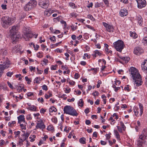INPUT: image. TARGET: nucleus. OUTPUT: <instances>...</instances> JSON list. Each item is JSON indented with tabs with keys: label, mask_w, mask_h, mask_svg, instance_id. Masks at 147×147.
<instances>
[{
	"label": "nucleus",
	"mask_w": 147,
	"mask_h": 147,
	"mask_svg": "<svg viewBox=\"0 0 147 147\" xmlns=\"http://www.w3.org/2000/svg\"><path fill=\"white\" fill-rule=\"evenodd\" d=\"M130 71L134 84H136L137 87L141 85L142 84L141 76L137 69L132 67L130 68Z\"/></svg>",
	"instance_id": "nucleus-1"
},
{
	"label": "nucleus",
	"mask_w": 147,
	"mask_h": 147,
	"mask_svg": "<svg viewBox=\"0 0 147 147\" xmlns=\"http://www.w3.org/2000/svg\"><path fill=\"white\" fill-rule=\"evenodd\" d=\"M17 26H13L9 30V35L12 40V43H16L18 39L21 37L20 33L16 30Z\"/></svg>",
	"instance_id": "nucleus-2"
},
{
	"label": "nucleus",
	"mask_w": 147,
	"mask_h": 147,
	"mask_svg": "<svg viewBox=\"0 0 147 147\" xmlns=\"http://www.w3.org/2000/svg\"><path fill=\"white\" fill-rule=\"evenodd\" d=\"M14 19L9 16H4L1 18L2 26L5 28H7L14 22Z\"/></svg>",
	"instance_id": "nucleus-3"
},
{
	"label": "nucleus",
	"mask_w": 147,
	"mask_h": 147,
	"mask_svg": "<svg viewBox=\"0 0 147 147\" xmlns=\"http://www.w3.org/2000/svg\"><path fill=\"white\" fill-rule=\"evenodd\" d=\"M64 113L73 116H77L78 115L76 110L72 107L67 105L63 108Z\"/></svg>",
	"instance_id": "nucleus-4"
},
{
	"label": "nucleus",
	"mask_w": 147,
	"mask_h": 147,
	"mask_svg": "<svg viewBox=\"0 0 147 147\" xmlns=\"http://www.w3.org/2000/svg\"><path fill=\"white\" fill-rule=\"evenodd\" d=\"M23 30L24 38L26 39V40H28L29 38H31L34 35L35 38L37 37L38 34L35 35L33 33H32L30 31V27H24L23 28Z\"/></svg>",
	"instance_id": "nucleus-5"
},
{
	"label": "nucleus",
	"mask_w": 147,
	"mask_h": 147,
	"mask_svg": "<svg viewBox=\"0 0 147 147\" xmlns=\"http://www.w3.org/2000/svg\"><path fill=\"white\" fill-rule=\"evenodd\" d=\"M114 47L116 50L119 52H121L123 49L125 45L123 42L121 40H118L113 43Z\"/></svg>",
	"instance_id": "nucleus-6"
},
{
	"label": "nucleus",
	"mask_w": 147,
	"mask_h": 147,
	"mask_svg": "<svg viewBox=\"0 0 147 147\" xmlns=\"http://www.w3.org/2000/svg\"><path fill=\"white\" fill-rule=\"evenodd\" d=\"M37 4L36 1L35 0H30L24 6V8L26 11H30L35 7Z\"/></svg>",
	"instance_id": "nucleus-7"
},
{
	"label": "nucleus",
	"mask_w": 147,
	"mask_h": 147,
	"mask_svg": "<svg viewBox=\"0 0 147 147\" xmlns=\"http://www.w3.org/2000/svg\"><path fill=\"white\" fill-rule=\"evenodd\" d=\"M6 60L4 59L3 61L1 60H0V78L3 73L5 69L8 68L9 67L10 63H6Z\"/></svg>",
	"instance_id": "nucleus-8"
},
{
	"label": "nucleus",
	"mask_w": 147,
	"mask_h": 147,
	"mask_svg": "<svg viewBox=\"0 0 147 147\" xmlns=\"http://www.w3.org/2000/svg\"><path fill=\"white\" fill-rule=\"evenodd\" d=\"M7 53V51L5 49H1L0 50V60H1L3 61L4 59L6 60V63H10V62L7 58H5V56L6 55Z\"/></svg>",
	"instance_id": "nucleus-9"
},
{
	"label": "nucleus",
	"mask_w": 147,
	"mask_h": 147,
	"mask_svg": "<svg viewBox=\"0 0 147 147\" xmlns=\"http://www.w3.org/2000/svg\"><path fill=\"white\" fill-rule=\"evenodd\" d=\"M38 5L43 8H47L49 5V1L48 0H39Z\"/></svg>",
	"instance_id": "nucleus-10"
},
{
	"label": "nucleus",
	"mask_w": 147,
	"mask_h": 147,
	"mask_svg": "<svg viewBox=\"0 0 147 147\" xmlns=\"http://www.w3.org/2000/svg\"><path fill=\"white\" fill-rule=\"evenodd\" d=\"M102 24L108 32H114V29L113 25H109L105 22H103Z\"/></svg>",
	"instance_id": "nucleus-11"
},
{
	"label": "nucleus",
	"mask_w": 147,
	"mask_h": 147,
	"mask_svg": "<svg viewBox=\"0 0 147 147\" xmlns=\"http://www.w3.org/2000/svg\"><path fill=\"white\" fill-rule=\"evenodd\" d=\"M137 4L138 7L139 8H142L146 6V2L145 0H136Z\"/></svg>",
	"instance_id": "nucleus-12"
},
{
	"label": "nucleus",
	"mask_w": 147,
	"mask_h": 147,
	"mask_svg": "<svg viewBox=\"0 0 147 147\" xmlns=\"http://www.w3.org/2000/svg\"><path fill=\"white\" fill-rule=\"evenodd\" d=\"M134 52L136 55H140L144 52V50L141 47H137L134 48Z\"/></svg>",
	"instance_id": "nucleus-13"
},
{
	"label": "nucleus",
	"mask_w": 147,
	"mask_h": 147,
	"mask_svg": "<svg viewBox=\"0 0 147 147\" xmlns=\"http://www.w3.org/2000/svg\"><path fill=\"white\" fill-rule=\"evenodd\" d=\"M45 126L43 123L42 121H41L40 123H37L35 129H37L38 128H40V129H43L45 128Z\"/></svg>",
	"instance_id": "nucleus-14"
},
{
	"label": "nucleus",
	"mask_w": 147,
	"mask_h": 147,
	"mask_svg": "<svg viewBox=\"0 0 147 147\" xmlns=\"http://www.w3.org/2000/svg\"><path fill=\"white\" fill-rule=\"evenodd\" d=\"M119 13L121 17L126 16L128 15V13L127 10L125 9H121Z\"/></svg>",
	"instance_id": "nucleus-15"
},
{
	"label": "nucleus",
	"mask_w": 147,
	"mask_h": 147,
	"mask_svg": "<svg viewBox=\"0 0 147 147\" xmlns=\"http://www.w3.org/2000/svg\"><path fill=\"white\" fill-rule=\"evenodd\" d=\"M22 48V47L21 45H17L13 48V51L16 53L19 51L20 52Z\"/></svg>",
	"instance_id": "nucleus-16"
},
{
	"label": "nucleus",
	"mask_w": 147,
	"mask_h": 147,
	"mask_svg": "<svg viewBox=\"0 0 147 147\" xmlns=\"http://www.w3.org/2000/svg\"><path fill=\"white\" fill-rule=\"evenodd\" d=\"M142 69L147 72V59L145 60L142 63Z\"/></svg>",
	"instance_id": "nucleus-17"
},
{
	"label": "nucleus",
	"mask_w": 147,
	"mask_h": 147,
	"mask_svg": "<svg viewBox=\"0 0 147 147\" xmlns=\"http://www.w3.org/2000/svg\"><path fill=\"white\" fill-rule=\"evenodd\" d=\"M137 20L138 22V23L139 25L141 26L143 24V18L142 16L140 15H138L137 16Z\"/></svg>",
	"instance_id": "nucleus-18"
},
{
	"label": "nucleus",
	"mask_w": 147,
	"mask_h": 147,
	"mask_svg": "<svg viewBox=\"0 0 147 147\" xmlns=\"http://www.w3.org/2000/svg\"><path fill=\"white\" fill-rule=\"evenodd\" d=\"M146 142V141L145 140H138L137 141L138 146L139 147H143V144H145Z\"/></svg>",
	"instance_id": "nucleus-19"
},
{
	"label": "nucleus",
	"mask_w": 147,
	"mask_h": 147,
	"mask_svg": "<svg viewBox=\"0 0 147 147\" xmlns=\"http://www.w3.org/2000/svg\"><path fill=\"white\" fill-rule=\"evenodd\" d=\"M119 57L125 61L126 63H127L130 60V58L128 57H121L119 56Z\"/></svg>",
	"instance_id": "nucleus-20"
},
{
	"label": "nucleus",
	"mask_w": 147,
	"mask_h": 147,
	"mask_svg": "<svg viewBox=\"0 0 147 147\" xmlns=\"http://www.w3.org/2000/svg\"><path fill=\"white\" fill-rule=\"evenodd\" d=\"M24 116L23 115H21L18 117V123H20L22 122V121H24Z\"/></svg>",
	"instance_id": "nucleus-21"
},
{
	"label": "nucleus",
	"mask_w": 147,
	"mask_h": 147,
	"mask_svg": "<svg viewBox=\"0 0 147 147\" xmlns=\"http://www.w3.org/2000/svg\"><path fill=\"white\" fill-rule=\"evenodd\" d=\"M130 36L134 38H136L138 37V35L136 33H134L131 31H130Z\"/></svg>",
	"instance_id": "nucleus-22"
},
{
	"label": "nucleus",
	"mask_w": 147,
	"mask_h": 147,
	"mask_svg": "<svg viewBox=\"0 0 147 147\" xmlns=\"http://www.w3.org/2000/svg\"><path fill=\"white\" fill-rule=\"evenodd\" d=\"M141 134L146 138L147 136V129L144 128L142 131Z\"/></svg>",
	"instance_id": "nucleus-23"
},
{
	"label": "nucleus",
	"mask_w": 147,
	"mask_h": 147,
	"mask_svg": "<svg viewBox=\"0 0 147 147\" xmlns=\"http://www.w3.org/2000/svg\"><path fill=\"white\" fill-rule=\"evenodd\" d=\"M27 109L32 111H36V107L34 105H32L31 107L27 108Z\"/></svg>",
	"instance_id": "nucleus-24"
},
{
	"label": "nucleus",
	"mask_w": 147,
	"mask_h": 147,
	"mask_svg": "<svg viewBox=\"0 0 147 147\" xmlns=\"http://www.w3.org/2000/svg\"><path fill=\"white\" fill-rule=\"evenodd\" d=\"M139 106L140 109V115L141 116L143 113V106L142 104L140 103H139Z\"/></svg>",
	"instance_id": "nucleus-25"
},
{
	"label": "nucleus",
	"mask_w": 147,
	"mask_h": 147,
	"mask_svg": "<svg viewBox=\"0 0 147 147\" xmlns=\"http://www.w3.org/2000/svg\"><path fill=\"white\" fill-rule=\"evenodd\" d=\"M86 139L84 137H82L80 139L79 142L81 143L84 144L86 143Z\"/></svg>",
	"instance_id": "nucleus-26"
},
{
	"label": "nucleus",
	"mask_w": 147,
	"mask_h": 147,
	"mask_svg": "<svg viewBox=\"0 0 147 147\" xmlns=\"http://www.w3.org/2000/svg\"><path fill=\"white\" fill-rule=\"evenodd\" d=\"M114 132L116 138L118 139H120V136L117 131L116 130H114Z\"/></svg>",
	"instance_id": "nucleus-27"
},
{
	"label": "nucleus",
	"mask_w": 147,
	"mask_h": 147,
	"mask_svg": "<svg viewBox=\"0 0 147 147\" xmlns=\"http://www.w3.org/2000/svg\"><path fill=\"white\" fill-rule=\"evenodd\" d=\"M57 109L54 107L52 106L49 109V111L50 112H53V111L56 112L57 111Z\"/></svg>",
	"instance_id": "nucleus-28"
},
{
	"label": "nucleus",
	"mask_w": 147,
	"mask_h": 147,
	"mask_svg": "<svg viewBox=\"0 0 147 147\" xmlns=\"http://www.w3.org/2000/svg\"><path fill=\"white\" fill-rule=\"evenodd\" d=\"M138 110V108L137 107H135L134 109V112L136 116H137L138 115L139 113Z\"/></svg>",
	"instance_id": "nucleus-29"
},
{
	"label": "nucleus",
	"mask_w": 147,
	"mask_h": 147,
	"mask_svg": "<svg viewBox=\"0 0 147 147\" xmlns=\"http://www.w3.org/2000/svg\"><path fill=\"white\" fill-rule=\"evenodd\" d=\"M84 102L82 99H80V101H79L78 104L79 106H80L81 107H82L83 106Z\"/></svg>",
	"instance_id": "nucleus-30"
},
{
	"label": "nucleus",
	"mask_w": 147,
	"mask_h": 147,
	"mask_svg": "<svg viewBox=\"0 0 147 147\" xmlns=\"http://www.w3.org/2000/svg\"><path fill=\"white\" fill-rule=\"evenodd\" d=\"M30 135V134L28 132H26L25 134V138H24L23 139V141H25L27 140L29 136Z\"/></svg>",
	"instance_id": "nucleus-31"
},
{
	"label": "nucleus",
	"mask_w": 147,
	"mask_h": 147,
	"mask_svg": "<svg viewBox=\"0 0 147 147\" xmlns=\"http://www.w3.org/2000/svg\"><path fill=\"white\" fill-rule=\"evenodd\" d=\"M120 124L121 126V128L123 131H125V130L126 127L125 126L124 123L122 122L121 121L120 122Z\"/></svg>",
	"instance_id": "nucleus-32"
},
{
	"label": "nucleus",
	"mask_w": 147,
	"mask_h": 147,
	"mask_svg": "<svg viewBox=\"0 0 147 147\" xmlns=\"http://www.w3.org/2000/svg\"><path fill=\"white\" fill-rule=\"evenodd\" d=\"M47 129L49 131H52L53 130V131H54L53 126L51 125L48 126L47 127Z\"/></svg>",
	"instance_id": "nucleus-33"
},
{
	"label": "nucleus",
	"mask_w": 147,
	"mask_h": 147,
	"mask_svg": "<svg viewBox=\"0 0 147 147\" xmlns=\"http://www.w3.org/2000/svg\"><path fill=\"white\" fill-rule=\"evenodd\" d=\"M69 5L70 7H72L73 8H76V6L74 3H69Z\"/></svg>",
	"instance_id": "nucleus-34"
},
{
	"label": "nucleus",
	"mask_w": 147,
	"mask_h": 147,
	"mask_svg": "<svg viewBox=\"0 0 147 147\" xmlns=\"http://www.w3.org/2000/svg\"><path fill=\"white\" fill-rule=\"evenodd\" d=\"M146 137H145L141 134L140 135L138 140H145L146 139Z\"/></svg>",
	"instance_id": "nucleus-35"
},
{
	"label": "nucleus",
	"mask_w": 147,
	"mask_h": 147,
	"mask_svg": "<svg viewBox=\"0 0 147 147\" xmlns=\"http://www.w3.org/2000/svg\"><path fill=\"white\" fill-rule=\"evenodd\" d=\"M25 79L26 81H28L27 84H30V83L31 82V80L27 76H26L25 78Z\"/></svg>",
	"instance_id": "nucleus-36"
},
{
	"label": "nucleus",
	"mask_w": 147,
	"mask_h": 147,
	"mask_svg": "<svg viewBox=\"0 0 147 147\" xmlns=\"http://www.w3.org/2000/svg\"><path fill=\"white\" fill-rule=\"evenodd\" d=\"M88 18L90 19V20H92V21H94L95 20V19L93 18L92 16L90 14H89L87 16Z\"/></svg>",
	"instance_id": "nucleus-37"
},
{
	"label": "nucleus",
	"mask_w": 147,
	"mask_h": 147,
	"mask_svg": "<svg viewBox=\"0 0 147 147\" xmlns=\"http://www.w3.org/2000/svg\"><path fill=\"white\" fill-rule=\"evenodd\" d=\"M50 39L51 41H53L54 42L56 40V37L55 36H53L52 37H51L50 38Z\"/></svg>",
	"instance_id": "nucleus-38"
},
{
	"label": "nucleus",
	"mask_w": 147,
	"mask_h": 147,
	"mask_svg": "<svg viewBox=\"0 0 147 147\" xmlns=\"http://www.w3.org/2000/svg\"><path fill=\"white\" fill-rule=\"evenodd\" d=\"M42 88L44 90L47 91L48 89L47 86L46 85L44 84L42 86Z\"/></svg>",
	"instance_id": "nucleus-39"
},
{
	"label": "nucleus",
	"mask_w": 147,
	"mask_h": 147,
	"mask_svg": "<svg viewBox=\"0 0 147 147\" xmlns=\"http://www.w3.org/2000/svg\"><path fill=\"white\" fill-rule=\"evenodd\" d=\"M13 72H10L9 71L8 72L7 74L6 75L7 76L11 77V76L13 74Z\"/></svg>",
	"instance_id": "nucleus-40"
},
{
	"label": "nucleus",
	"mask_w": 147,
	"mask_h": 147,
	"mask_svg": "<svg viewBox=\"0 0 147 147\" xmlns=\"http://www.w3.org/2000/svg\"><path fill=\"white\" fill-rule=\"evenodd\" d=\"M60 22L62 24H64V28H66V26H67V24L66 22L63 20H61V21H60Z\"/></svg>",
	"instance_id": "nucleus-41"
},
{
	"label": "nucleus",
	"mask_w": 147,
	"mask_h": 147,
	"mask_svg": "<svg viewBox=\"0 0 147 147\" xmlns=\"http://www.w3.org/2000/svg\"><path fill=\"white\" fill-rule=\"evenodd\" d=\"M51 120L52 122L54 123H56L57 122V119L56 117L52 118L51 119Z\"/></svg>",
	"instance_id": "nucleus-42"
},
{
	"label": "nucleus",
	"mask_w": 147,
	"mask_h": 147,
	"mask_svg": "<svg viewBox=\"0 0 147 147\" xmlns=\"http://www.w3.org/2000/svg\"><path fill=\"white\" fill-rule=\"evenodd\" d=\"M29 69H30V71H33L34 72L36 71V68L35 67L30 66L29 67Z\"/></svg>",
	"instance_id": "nucleus-43"
},
{
	"label": "nucleus",
	"mask_w": 147,
	"mask_h": 147,
	"mask_svg": "<svg viewBox=\"0 0 147 147\" xmlns=\"http://www.w3.org/2000/svg\"><path fill=\"white\" fill-rule=\"evenodd\" d=\"M102 83V82L100 80H99L98 81V84L96 85V87L97 88H98L100 87V85Z\"/></svg>",
	"instance_id": "nucleus-44"
},
{
	"label": "nucleus",
	"mask_w": 147,
	"mask_h": 147,
	"mask_svg": "<svg viewBox=\"0 0 147 147\" xmlns=\"http://www.w3.org/2000/svg\"><path fill=\"white\" fill-rule=\"evenodd\" d=\"M52 96V94L51 93H49V95H48L47 94H46L45 95V97L46 98L48 99L49 97Z\"/></svg>",
	"instance_id": "nucleus-45"
},
{
	"label": "nucleus",
	"mask_w": 147,
	"mask_h": 147,
	"mask_svg": "<svg viewBox=\"0 0 147 147\" xmlns=\"http://www.w3.org/2000/svg\"><path fill=\"white\" fill-rule=\"evenodd\" d=\"M20 126L21 127L22 129L25 130L26 129V125L25 126H24V125L23 124H20Z\"/></svg>",
	"instance_id": "nucleus-46"
},
{
	"label": "nucleus",
	"mask_w": 147,
	"mask_h": 147,
	"mask_svg": "<svg viewBox=\"0 0 147 147\" xmlns=\"http://www.w3.org/2000/svg\"><path fill=\"white\" fill-rule=\"evenodd\" d=\"M111 134V133L110 132L108 134H106L105 136H106V138L108 140L110 138Z\"/></svg>",
	"instance_id": "nucleus-47"
},
{
	"label": "nucleus",
	"mask_w": 147,
	"mask_h": 147,
	"mask_svg": "<svg viewBox=\"0 0 147 147\" xmlns=\"http://www.w3.org/2000/svg\"><path fill=\"white\" fill-rule=\"evenodd\" d=\"M1 7L2 9H7V5L6 4H2L1 5Z\"/></svg>",
	"instance_id": "nucleus-48"
},
{
	"label": "nucleus",
	"mask_w": 147,
	"mask_h": 147,
	"mask_svg": "<svg viewBox=\"0 0 147 147\" xmlns=\"http://www.w3.org/2000/svg\"><path fill=\"white\" fill-rule=\"evenodd\" d=\"M57 65H52L51 68V69L52 70H55L56 69V67H57Z\"/></svg>",
	"instance_id": "nucleus-49"
},
{
	"label": "nucleus",
	"mask_w": 147,
	"mask_h": 147,
	"mask_svg": "<svg viewBox=\"0 0 147 147\" xmlns=\"http://www.w3.org/2000/svg\"><path fill=\"white\" fill-rule=\"evenodd\" d=\"M74 77L75 79H78L80 77V75L78 73H76L74 75Z\"/></svg>",
	"instance_id": "nucleus-50"
},
{
	"label": "nucleus",
	"mask_w": 147,
	"mask_h": 147,
	"mask_svg": "<svg viewBox=\"0 0 147 147\" xmlns=\"http://www.w3.org/2000/svg\"><path fill=\"white\" fill-rule=\"evenodd\" d=\"M20 132L19 131H18L17 132L15 131L14 134H16L15 137L16 138L18 136L20 135Z\"/></svg>",
	"instance_id": "nucleus-51"
},
{
	"label": "nucleus",
	"mask_w": 147,
	"mask_h": 147,
	"mask_svg": "<svg viewBox=\"0 0 147 147\" xmlns=\"http://www.w3.org/2000/svg\"><path fill=\"white\" fill-rule=\"evenodd\" d=\"M105 4L107 6H108L109 4V2L108 0H103Z\"/></svg>",
	"instance_id": "nucleus-52"
},
{
	"label": "nucleus",
	"mask_w": 147,
	"mask_h": 147,
	"mask_svg": "<svg viewBox=\"0 0 147 147\" xmlns=\"http://www.w3.org/2000/svg\"><path fill=\"white\" fill-rule=\"evenodd\" d=\"M43 61L45 63V65H47V63L48 62V59L44 58L43 59Z\"/></svg>",
	"instance_id": "nucleus-53"
},
{
	"label": "nucleus",
	"mask_w": 147,
	"mask_h": 147,
	"mask_svg": "<svg viewBox=\"0 0 147 147\" xmlns=\"http://www.w3.org/2000/svg\"><path fill=\"white\" fill-rule=\"evenodd\" d=\"M8 86L11 89H13V87L9 81L7 82Z\"/></svg>",
	"instance_id": "nucleus-54"
},
{
	"label": "nucleus",
	"mask_w": 147,
	"mask_h": 147,
	"mask_svg": "<svg viewBox=\"0 0 147 147\" xmlns=\"http://www.w3.org/2000/svg\"><path fill=\"white\" fill-rule=\"evenodd\" d=\"M129 85H127V87H125L124 88V90H127V92H129L130 91V90L129 89V88L128 87Z\"/></svg>",
	"instance_id": "nucleus-55"
},
{
	"label": "nucleus",
	"mask_w": 147,
	"mask_h": 147,
	"mask_svg": "<svg viewBox=\"0 0 147 147\" xmlns=\"http://www.w3.org/2000/svg\"><path fill=\"white\" fill-rule=\"evenodd\" d=\"M36 69L37 71L38 72V74H41L42 73V72H43V71L42 70H40L38 69V67H37L36 68Z\"/></svg>",
	"instance_id": "nucleus-56"
},
{
	"label": "nucleus",
	"mask_w": 147,
	"mask_h": 147,
	"mask_svg": "<svg viewBox=\"0 0 147 147\" xmlns=\"http://www.w3.org/2000/svg\"><path fill=\"white\" fill-rule=\"evenodd\" d=\"M94 53H96V54H97L98 55H100L101 54V53L99 52V51L98 50H96L94 51Z\"/></svg>",
	"instance_id": "nucleus-57"
},
{
	"label": "nucleus",
	"mask_w": 147,
	"mask_h": 147,
	"mask_svg": "<svg viewBox=\"0 0 147 147\" xmlns=\"http://www.w3.org/2000/svg\"><path fill=\"white\" fill-rule=\"evenodd\" d=\"M117 127L118 130L120 132L122 133V129L119 126H117Z\"/></svg>",
	"instance_id": "nucleus-58"
},
{
	"label": "nucleus",
	"mask_w": 147,
	"mask_h": 147,
	"mask_svg": "<svg viewBox=\"0 0 147 147\" xmlns=\"http://www.w3.org/2000/svg\"><path fill=\"white\" fill-rule=\"evenodd\" d=\"M75 92H76L77 94L79 95H80L81 94V92L80 90H75Z\"/></svg>",
	"instance_id": "nucleus-59"
},
{
	"label": "nucleus",
	"mask_w": 147,
	"mask_h": 147,
	"mask_svg": "<svg viewBox=\"0 0 147 147\" xmlns=\"http://www.w3.org/2000/svg\"><path fill=\"white\" fill-rule=\"evenodd\" d=\"M89 112V109L88 108H87L84 110V112L86 114H88Z\"/></svg>",
	"instance_id": "nucleus-60"
},
{
	"label": "nucleus",
	"mask_w": 147,
	"mask_h": 147,
	"mask_svg": "<svg viewBox=\"0 0 147 147\" xmlns=\"http://www.w3.org/2000/svg\"><path fill=\"white\" fill-rule=\"evenodd\" d=\"M100 4L98 3H96L94 5V7L96 8L98 7H100Z\"/></svg>",
	"instance_id": "nucleus-61"
},
{
	"label": "nucleus",
	"mask_w": 147,
	"mask_h": 147,
	"mask_svg": "<svg viewBox=\"0 0 147 147\" xmlns=\"http://www.w3.org/2000/svg\"><path fill=\"white\" fill-rule=\"evenodd\" d=\"M71 30L72 31H74L77 29V26H76V27H74V26L72 25L71 26Z\"/></svg>",
	"instance_id": "nucleus-62"
},
{
	"label": "nucleus",
	"mask_w": 147,
	"mask_h": 147,
	"mask_svg": "<svg viewBox=\"0 0 147 147\" xmlns=\"http://www.w3.org/2000/svg\"><path fill=\"white\" fill-rule=\"evenodd\" d=\"M85 123L87 125H89L91 123V122L89 120H87L85 121Z\"/></svg>",
	"instance_id": "nucleus-63"
},
{
	"label": "nucleus",
	"mask_w": 147,
	"mask_h": 147,
	"mask_svg": "<svg viewBox=\"0 0 147 147\" xmlns=\"http://www.w3.org/2000/svg\"><path fill=\"white\" fill-rule=\"evenodd\" d=\"M26 16V14L25 13H23L21 15L20 18L21 19H22L24 18Z\"/></svg>",
	"instance_id": "nucleus-64"
}]
</instances>
